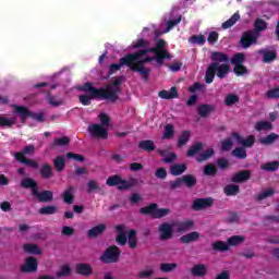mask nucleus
Listing matches in <instances>:
<instances>
[{"instance_id": "obj_1", "label": "nucleus", "mask_w": 279, "mask_h": 279, "mask_svg": "<svg viewBox=\"0 0 279 279\" xmlns=\"http://www.w3.org/2000/svg\"><path fill=\"white\" fill-rule=\"evenodd\" d=\"M131 56V71L133 73H140L142 80L147 82L151 74V69L146 68L145 64L149 62H157V64H165V60H171L173 56L167 50V41L165 39H157L155 47H148L137 50Z\"/></svg>"}, {"instance_id": "obj_12", "label": "nucleus", "mask_w": 279, "mask_h": 279, "mask_svg": "<svg viewBox=\"0 0 279 279\" xmlns=\"http://www.w3.org/2000/svg\"><path fill=\"white\" fill-rule=\"evenodd\" d=\"M33 197H36L41 204H48L49 202H53V192L49 190L39 192L37 189L34 190Z\"/></svg>"}, {"instance_id": "obj_27", "label": "nucleus", "mask_w": 279, "mask_h": 279, "mask_svg": "<svg viewBox=\"0 0 279 279\" xmlns=\"http://www.w3.org/2000/svg\"><path fill=\"white\" fill-rule=\"evenodd\" d=\"M216 73H217V63L209 64L205 73V82L207 84H213V82L215 81Z\"/></svg>"}, {"instance_id": "obj_16", "label": "nucleus", "mask_w": 279, "mask_h": 279, "mask_svg": "<svg viewBox=\"0 0 279 279\" xmlns=\"http://www.w3.org/2000/svg\"><path fill=\"white\" fill-rule=\"evenodd\" d=\"M252 178V172L250 170H241L233 174L231 178V182L235 184H243V182H247Z\"/></svg>"}, {"instance_id": "obj_49", "label": "nucleus", "mask_w": 279, "mask_h": 279, "mask_svg": "<svg viewBox=\"0 0 279 279\" xmlns=\"http://www.w3.org/2000/svg\"><path fill=\"white\" fill-rule=\"evenodd\" d=\"M244 62H245V54L243 52H238L233 54V57L231 58V64H233V66L243 64Z\"/></svg>"}, {"instance_id": "obj_9", "label": "nucleus", "mask_w": 279, "mask_h": 279, "mask_svg": "<svg viewBox=\"0 0 279 279\" xmlns=\"http://www.w3.org/2000/svg\"><path fill=\"white\" fill-rule=\"evenodd\" d=\"M20 271L22 274H36L38 271V259L36 257H28L25 264L21 266Z\"/></svg>"}, {"instance_id": "obj_4", "label": "nucleus", "mask_w": 279, "mask_h": 279, "mask_svg": "<svg viewBox=\"0 0 279 279\" xmlns=\"http://www.w3.org/2000/svg\"><path fill=\"white\" fill-rule=\"evenodd\" d=\"M119 258H121V248L117 245H111L105 250V252L100 255L101 263L105 265H110L112 263H119Z\"/></svg>"}, {"instance_id": "obj_35", "label": "nucleus", "mask_w": 279, "mask_h": 279, "mask_svg": "<svg viewBox=\"0 0 279 279\" xmlns=\"http://www.w3.org/2000/svg\"><path fill=\"white\" fill-rule=\"evenodd\" d=\"M156 208H158V204L153 203V204H149L145 207H142L140 209V213H141V215H150L154 219L155 216H156Z\"/></svg>"}, {"instance_id": "obj_19", "label": "nucleus", "mask_w": 279, "mask_h": 279, "mask_svg": "<svg viewBox=\"0 0 279 279\" xmlns=\"http://www.w3.org/2000/svg\"><path fill=\"white\" fill-rule=\"evenodd\" d=\"M191 274L194 276V278H204V276L208 274V267H206L204 264L194 265L191 268Z\"/></svg>"}, {"instance_id": "obj_45", "label": "nucleus", "mask_w": 279, "mask_h": 279, "mask_svg": "<svg viewBox=\"0 0 279 279\" xmlns=\"http://www.w3.org/2000/svg\"><path fill=\"white\" fill-rule=\"evenodd\" d=\"M217 167H215V165L213 163H207L203 169L204 175L209 178H215V175H217Z\"/></svg>"}, {"instance_id": "obj_24", "label": "nucleus", "mask_w": 279, "mask_h": 279, "mask_svg": "<svg viewBox=\"0 0 279 279\" xmlns=\"http://www.w3.org/2000/svg\"><path fill=\"white\" fill-rule=\"evenodd\" d=\"M75 192V187H73V185L68 186L64 192L62 193L61 197L64 202V204H73L75 196L73 195V193Z\"/></svg>"}, {"instance_id": "obj_64", "label": "nucleus", "mask_w": 279, "mask_h": 279, "mask_svg": "<svg viewBox=\"0 0 279 279\" xmlns=\"http://www.w3.org/2000/svg\"><path fill=\"white\" fill-rule=\"evenodd\" d=\"M254 143H256V136L253 134L248 135L246 138L242 142V147H254Z\"/></svg>"}, {"instance_id": "obj_50", "label": "nucleus", "mask_w": 279, "mask_h": 279, "mask_svg": "<svg viewBox=\"0 0 279 279\" xmlns=\"http://www.w3.org/2000/svg\"><path fill=\"white\" fill-rule=\"evenodd\" d=\"M232 156H234V158H239L240 160H245V158H247V150H245L243 147H236L232 150Z\"/></svg>"}, {"instance_id": "obj_6", "label": "nucleus", "mask_w": 279, "mask_h": 279, "mask_svg": "<svg viewBox=\"0 0 279 279\" xmlns=\"http://www.w3.org/2000/svg\"><path fill=\"white\" fill-rule=\"evenodd\" d=\"M257 40L258 33H255L254 31H246L240 38V45L243 47V49H248V47H252V45H256Z\"/></svg>"}, {"instance_id": "obj_5", "label": "nucleus", "mask_w": 279, "mask_h": 279, "mask_svg": "<svg viewBox=\"0 0 279 279\" xmlns=\"http://www.w3.org/2000/svg\"><path fill=\"white\" fill-rule=\"evenodd\" d=\"M122 66H128V69L132 71V56H130V53L121 57L119 63H112L109 65L108 77H110V75H114L117 71H121Z\"/></svg>"}, {"instance_id": "obj_55", "label": "nucleus", "mask_w": 279, "mask_h": 279, "mask_svg": "<svg viewBox=\"0 0 279 279\" xmlns=\"http://www.w3.org/2000/svg\"><path fill=\"white\" fill-rule=\"evenodd\" d=\"M240 98L236 94H229L225 98V106H234V104H239Z\"/></svg>"}, {"instance_id": "obj_54", "label": "nucleus", "mask_w": 279, "mask_h": 279, "mask_svg": "<svg viewBox=\"0 0 279 279\" xmlns=\"http://www.w3.org/2000/svg\"><path fill=\"white\" fill-rule=\"evenodd\" d=\"M278 167H279V162L278 161H271V162H266L264 165L260 166V169H263L264 171H278Z\"/></svg>"}, {"instance_id": "obj_52", "label": "nucleus", "mask_w": 279, "mask_h": 279, "mask_svg": "<svg viewBox=\"0 0 279 279\" xmlns=\"http://www.w3.org/2000/svg\"><path fill=\"white\" fill-rule=\"evenodd\" d=\"M160 269L165 274H169L171 271H175V269H178V265L175 263H162L160 264Z\"/></svg>"}, {"instance_id": "obj_46", "label": "nucleus", "mask_w": 279, "mask_h": 279, "mask_svg": "<svg viewBox=\"0 0 279 279\" xmlns=\"http://www.w3.org/2000/svg\"><path fill=\"white\" fill-rule=\"evenodd\" d=\"M255 33L265 32L267 29V22L265 20L257 17L254 23Z\"/></svg>"}, {"instance_id": "obj_29", "label": "nucleus", "mask_w": 279, "mask_h": 279, "mask_svg": "<svg viewBox=\"0 0 279 279\" xmlns=\"http://www.w3.org/2000/svg\"><path fill=\"white\" fill-rule=\"evenodd\" d=\"M40 177L44 180H51L53 178V168L49 163H45L39 169Z\"/></svg>"}, {"instance_id": "obj_62", "label": "nucleus", "mask_w": 279, "mask_h": 279, "mask_svg": "<svg viewBox=\"0 0 279 279\" xmlns=\"http://www.w3.org/2000/svg\"><path fill=\"white\" fill-rule=\"evenodd\" d=\"M265 97L266 99H279V87L268 89Z\"/></svg>"}, {"instance_id": "obj_28", "label": "nucleus", "mask_w": 279, "mask_h": 279, "mask_svg": "<svg viewBox=\"0 0 279 279\" xmlns=\"http://www.w3.org/2000/svg\"><path fill=\"white\" fill-rule=\"evenodd\" d=\"M198 240H199V232L197 231H192L180 238V242L183 244L195 243V241H198Z\"/></svg>"}, {"instance_id": "obj_15", "label": "nucleus", "mask_w": 279, "mask_h": 279, "mask_svg": "<svg viewBox=\"0 0 279 279\" xmlns=\"http://www.w3.org/2000/svg\"><path fill=\"white\" fill-rule=\"evenodd\" d=\"M75 269L78 276H84L85 278H90V276H93V266L88 263H78L76 264Z\"/></svg>"}, {"instance_id": "obj_43", "label": "nucleus", "mask_w": 279, "mask_h": 279, "mask_svg": "<svg viewBox=\"0 0 279 279\" xmlns=\"http://www.w3.org/2000/svg\"><path fill=\"white\" fill-rule=\"evenodd\" d=\"M213 64H219V62H228V54L223 52H213L211 53Z\"/></svg>"}, {"instance_id": "obj_14", "label": "nucleus", "mask_w": 279, "mask_h": 279, "mask_svg": "<svg viewBox=\"0 0 279 279\" xmlns=\"http://www.w3.org/2000/svg\"><path fill=\"white\" fill-rule=\"evenodd\" d=\"M174 228H177V232L179 234H184V232H189V230H193L195 222L193 220L186 221H173Z\"/></svg>"}, {"instance_id": "obj_37", "label": "nucleus", "mask_w": 279, "mask_h": 279, "mask_svg": "<svg viewBox=\"0 0 279 279\" xmlns=\"http://www.w3.org/2000/svg\"><path fill=\"white\" fill-rule=\"evenodd\" d=\"M214 252H229L230 245L225 241H216L211 244Z\"/></svg>"}, {"instance_id": "obj_33", "label": "nucleus", "mask_w": 279, "mask_h": 279, "mask_svg": "<svg viewBox=\"0 0 279 279\" xmlns=\"http://www.w3.org/2000/svg\"><path fill=\"white\" fill-rule=\"evenodd\" d=\"M256 132H269V130H274V124L269 121H258L255 124Z\"/></svg>"}, {"instance_id": "obj_47", "label": "nucleus", "mask_w": 279, "mask_h": 279, "mask_svg": "<svg viewBox=\"0 0 279 279\" xmlns=\"http://www.w3.org/2000/svg\"><path fill=\"white\" fill-rule=\"evenodd\" d=\"M149 47V43L143 38H138L136 41L132 43V49L136 51V49H147Z\"/></svg>"}, {"instance_id": "obj_36", "label": "nucleus", "mask_w": 279, "mask_h": 279, "mask_svg": "<svg viewBox=\"0 0 279 279\" xmlns=\"http://www.w3.org/2000/svg\"><path fill=\"white\" fill-rule=\"evenodd\" d=\"M279 135L276 133H270L265 137H260L258 140V143H260V145H274V143H276V141H278Z\"/></svg>"}, {"instance_id": "obj_13", "label": "nucleus", "mask_w": 279, "mask_h": 279, "mask_svg": "<svg viewBox=\"0 0 279 279\" xmlns=\"http://www.w3.org/2000/svg\"><path fill=\"white\" fill-rule=\"evenodd\" d=\"M14 113L20 117L22 123H26L27 119L32 117V111L25 106L13 105Z\"/></svg>"}, {"instance_id": "obj_20", "label": "nucleus", "mask_w": 279, "mask_h": 279, "mask_svg": "<svg viewBox=\"0 0 279 279\" xmlns=\"http://www.w3.org/2000/svg\"><path fill=\"white\" fill-rule=\"evenodd\" d=\"M259 56H263V62L269 64V62H274V60H278V52L276 50H259Z\"/></svg>"}, {"instance_id": "obj_39", "label": "nucleus", "mask_w": 279, "mask_h": 279, "mask_svg": "<svg viewBox=\"0 0 279 279\" xmlns=\"http://www.w3.org/2000/svg\"><path fill=\"white\" fill-rule=\"evenodd\" d=\"M54 169L59 173H62L64 171V168L66 167V160L62 156H57L53 161Z\"/></svg>"}, {"instance_id": "obj_11", "label": "nucleus", "mask_w": 279, "mask_h": 279, "mask_svg": "<svg viewBox=\"0 0 279 279\" xmlns=\"http://www.w3.org/2000/svg\"><path fill=\"white\" fill-rule=\"evenodd\" d=\"M81 90H83V93H87V95H92V97H100V99H105L104 87L97 88L93 86V83H85Z\"/></svg>"}, {"instance_id": "obj_22", "label": "nucleus", "mask_w": 279, "mask_h": 279, "mask_svg": "<svg viewBox=\"0 0 279 279\" xmlns=\"http://www.w3.org/2000/svg\"><path fill=\"white\" fill-rule=\"evenodd\" d=\"M186 163H173L170 166V175H173L174 178H178V175H182V173L186 172Z\"/></svg>"}, {"instance_id": "obj_25", "label": "nucleus", "mask_w": 279, "mask_h": 279, "mask_svg": "<svg viewBox=\"0 0 279 279\" xmlns=\"http://www.w3.org/2000/svg\"><path fill=\"white\" fill-rule=\"evenodd\" d=\"M138 149L151 154V151H156V144L151 140H144L138 143Z\"/></svg>"}, {"instance_id": "obj_30", "label": "nucleus", "mask_w": 279, "mask_h": 279, "mask_svg": "<svg viewBox=\"0 0 279 279\" xmlns=\"http://www.w3.org/2000/svg\"><path fill=\"white\" fill-rule=\"evenodd\" d=\"M223 193L227 195V197H232L241 193V187L238 184H228L225 186Z\"/></svg>"}, {"instance_id": "obj_42", "label": "nucleus", "mask_w": 279, "mask_h": 279, "mask_svg": "<svg viewBox=\"0 0 279 279\" xmlns=\"http://www.w3.org/2000/svg\"><path fill=\"white\" fill-rule=\"evenodd\" d=\"M243 241H245L243 235H232L227 240V245H229V247H236V245H241Z\"/></svg>"}, {"instance_id": "obj_41", "label": "nucleus", "mask_w": 279, "mask_h": 279, "mask_svg": "<svg viewBox=\"0 0 279 279\" xmlns=\"http://www.w3.org/2000/svg\"><path fill=\"white\" fill-rule=\"evenodd\" d=\"M203 148L204 144H202V142L193 144L186 151L187 158H193V156H195V154H198V151H202Z\"/></svg>"}, {"instance_id": "obj_18", "label": "nucleus", "mask_w": 279, "mask_h": 279, "mask_svg": "<svg viewBox=\"0 0 279 279\" xmlns=\"http://www.w3.org/2000/svg\"><path fill=\"white\" fill-rule=\"evenodd\" d=\"M158 97H160V99H178V97H180V94L178 93V87L173 86L170 88V90H160L158 93Z\"/></svg>"}, {"instance_id": "obj_40", "label": "nucleus", "mask_w": 279, "mask_h": 279, "mask_svg": "<svg viewBox=\"0 0 279 279\" xmlns=\"http://www.w3.org/2000/svg\"><path fill=\"white\" fill-rule=\"evenodd\" d=\"M213 156H215V149L208 148L207 150L201 153L196 157V161L197 162H205V160H210V158H213Z\"/></svg>"}, {"instance_id": "obj_31", "label": "nucleus", "mask_w": 279, "mask_h": 279, "mask_svg": "<svg viewBox=\"0 0 279 279\" xmlns=\"http://www.w3.org/2000/svg\"><path fill=\"white\" fill-rule=\"evenodd\" d=\"M23 250L24 252H26V254H35L37 256H40V254H43V250H40V246H38L37 244H24Z\"/></svg>"}, {"instance_id": "obj_61", "label": "nucleus", "mask_w": 279, "mask_h": 279, "mask_svg": "<svg viewBox=\"0 0 279 279\" xmlns=\"http://www.w3.org/2000/svg\"><path fill=\"white\" fill-rule=\"evenodd\" d=\"M274 193H276V191H274V189L269 187V189L265 190L264 192L259 193L256 197V201L263 202V199H267V197H271L274 195Z\"/></svg>"}, {"instance_id": "obj_53", "label": "nucleus", "mask_w": 279, "mask_h": 279, "mask_svg": "<svg viewBox=\"0 0 279 279\" xmlns=\"http://www.w3.org/2000/svg\"><path fill=\"white\" fill-rule=\"evenodd\" d=\"M233 73H235V75H238V77H241L243 75H247L250 73V71L247 70V66L240 64V65H234L233 66Z\"/></svg>"}, {"instance_id": "obj_48", "label": "nucleus", "mask_w": 279, "mask_h": 279, "mask_svg": "<svg viewBox=\"0 0 279 279\" xmlns=\"http://www.w3.org/2000/svg\"><path fill=\"white\" fill-rule=\"evenodd\" d=\"M93 99H101V97H93L90 94H83L78 97V101L82 106H90V101H93Z\"/></svg>"}, {"instance_id": "obj_60", "label": "nucleus", "mask_w": 279, "mask_h": 279, "mask_svg": "<svg viewBox=\"0 0 279 279\" xmlns=\"http://www.w3.org/2000/svg\"><path fill=\"white\" fill-rule=\"evenodd\" d=\"M58 213L57 206H44L39 208V215H56Z\"/></svg>"}, {"instance_id": "obj_56", "label": "nucleus", "mask_w": 279, "mask_h": 279, "mask_svg": "<svg viewBox=\"0 0 279 279\" xmlns=\"http://www.w3.org/2000/svg\"><path fill=\"white\" fill-rule=\"evenodd\" d=\"M16 124V118H11V119H8V118H4V117H1L0 116V126L1 128H12V125H15Z\"/></svg>"}, {"instance_id": "obj_17", "label": "nucleus", "mask_w": 279, "mask_h": 279, "mask_svg": "<svg viewBox=\"0 0 279 279\" xmlns=\"http://www.w3.org/2000/svg\"><path fill=\"white\" fill-rule=\"evenodd\" d=\"M215 110H217V107H215V105L202 104L197 107L196 112L204 119L208 117V114H211V112H215Z\"/></svg>"}, {"instance_id": "obj_34", "label": "nucleus", "mask_w": 279, "mask_h": 279, "mask_svg": "<svg viewBox=\"0 0 279 279\" xmlns=\"http://www.w3.org/2000/svg\"><path fill=\"white\" fill-rule=\"evenodd\" d=\"M240 20H241V14H239V12H235L229 20L222 23V29H230V27H233L234 25H236V22Z\"/></svg>"}, {"instance_id": "obj_8", "label": "nucleus", "mask_w": 279, "mask_h": 279, "mask_svg": "<svg viewBox=\"0 0 279 279\" xmlns=\"http://www.w3.org/2000/svg\"><path fill=\"white\" fill-rule=\"evenodd\" d=\"M173 222H163L159 226V239L160 241H169V239H173Z\"/></svg>"}, {"instance_id": "obj_38", "label": "nucleus", "mask_w": 279, "mask_h": 279, "mask_svg": "<svg viewBox=\"0 0 279 279\" xmlns=\"http://www.w3.org/2000/svg\"><path fill=\"white\" fill-rule=\"evenodd\" d=\"M181 182L185 184L187 189H193V186L197 184V178H195L193 174H185L181 178Z\"/></svg>"}, {"instance_id": "obj_51", "label": "nucleus", "mask_w": 279, "mask_h": 279, "mask_svg": "<svg viewBox=\"0 0 279 279\" xmlns=\"http://www.w3.org/2000/svg\"><path fill=\"white\" fill-rule=\"evenodd\" d=\"M71 143V140L66 136L60 137V138H54L52 143V148L53 147H66Z\"/></svg>"}, {"instance_id": "obj_59", "label": "nucleus", "mask_w": 279, "mask_h": 279, "mask_svg": "<svg viewBox=\"0 0 279 279\" xmlns=\"http://www.w3.org/2000/svg\"><path fill=\"white\" fill-rule=\"evenodd\" d=\"M171 209L169 208H158V205L155 209V218L154 219H162V217H167V215H170Z\"/></svg>"}, {"instance_id": "obj_3", "label": "nucleus", "mask_w": 279, "mask_h": 279, "mask_svg": "<svg viewBox=\"0 0 279 279\" xmlns=\"http://www.w3.org/2000/svg\"><path fill=\"white\" fill-rule=\"evenodd\" d=\"M121 84H123V76H118L113 82L108 84L104 88L105 99H109L111 104L119 101V95H121Z\"/></svg>"}, {"instance_id": "obj_44", "label": "nucleus", "mask_w": 279, "mask_h": 279, "mask_svg": "<svg viewBox=\"0 0 279 279\" xmlns=\"http://www.w3.org/2000/svg\"><path fill=\"white\" fill-rule=\"evenodd\" d=\"M191 141V131H183L178 140V147H184Z\"/></svg>"}, {"instance_id": "obj_21", "label": "nucleus", "mask_w": 279, "mask_h": 279, "mask_svg": "<svg viewBox=\"0 0 279 279\" xmlns=\"http://www.w3.org/2000/svg\"><path fill=\"white\" fill-rule=\"evenodd\" d=\"M15 160L20 162L21 165H26V167H31V169H38V162H36L34 159H27L23 158V154H14Z\"/></svg>"}, {"instance_id": "obj_58", "label": "nucleus", "mask_w": 279, "mask_h": 279, "mask_svg": "<svg viewBox=\"0 0 279 279\" xmlns=\"http://www.w3.org/2000/svg\"><path fill=\"white\" fill-rule=\"evenodd\" d=\"M69 276H71V266H69V264H65L57 272V278H66Z\"/></svg>"}, {"instance_id": "obj_32", "label": "nucleus", "mask_w": 279, "mask_h": 279, "mask_svg": "<svg viewBox=\"0 0 279 279\" xmlns=\"http://www.w3.org/2000/svg\"><path fill=\"white\" fill-rule=\"evenodd\" d=\"M228 73H230V65L228 63H222L221 65L217 63V69H216L217 77H219L220 80H223V77H226Z\"/></svg>"}, {"instance_id": "obj_10", "label": "nucleus", "mask_w": 279, "mask_h": 279, "mask_svg": "<svg viewBox=\"0 0 279 279\" xmlns=\"http://www.w3.org/2000/svg\"><path fill=\"white\" fill-rule=\"evenodd\" d=\"M213 204H215V199H213V197L196 198L193 202L192 208L196 211L206 210V208H210Z\"/></svg>"}, {"instance_id": "obj_2", "label": "nucleus", "mask_w": 279, "mask_h": 279, "mask_svg": "<svg viewBox=\"0 0 279 279\" xmlns=\"http://www.w3.org/2000/svg\"><path fill=\"white\" fill-rule=\"evenodd\" d=\"M106 184L107 186H117L119 191H130V189L138 185V179L131 178L130 180H125L121 175L114 174L108 177Z\"/></svg>"}, {"instance_id": "obj_57", "label": "nucleus", "mask_w": 279, "mask_h": 279, "mask_svg": "<svg viewBox=\"0 0 279 279\" xmlns=\"http://www.w3.org/2000/svg\"><path fill=\"white\" fill-rule=\"evenodd\" d=\"M175 134V130L173 129V126L171 124H167L165 128H163V136L162 138H166V140H171L173 138V135Z\"/></svg>"}, {"instance_id": "obj_26", "label": "nucleus", "mask_w": 279, "mask_h": 279, "mask_svg": "<svg viewBox=\"0 0 279 279\" xmlns=\"http://www.w3.org/2000/svg\"><path fill=\"white\" fill-rule=\"evenodd\" d=\"M102 232H106V225L100 223L87 231L88 239H97V236L101 235Z\"/></svg>"}, {"instance_id": "obj_7", "label": "nucleus", "mask_w": 279, "mask_h": 279, "mask_svg": "<svg viewBox=\"0 0 279 279\" xmlns=\"http://www.w3.org/2000/svg\"><path fill=\"white\" fill-rule=\"evenodd\" d=\"M87 132L93 138H101L102 141L108 138V129L104 128L101 124H90L87 128Z\"/></svg>"}, {"instance_id": "obj_63", "label": "nucleus", "mask_w": 279, "mask_h": 279, "mask_svg": "<svg viewBox=\"0 0 279 279\" xmlns=\"http://www.w3.org/2000/svg\"><path fill=\"white\" fill-rule=\"evenodd\" d=\"M93 191H101V187L99 186V183L95 180H89L87 182V193L90 194Z\"/></svg>"}, {"instance_id": "obj_23", "label": "nucleus", "mask_w": 279, "mask_h": 279, "mask_svg": "<svg viewBox=\"0 0 279 279\" xmlns=\"http://www.w3.org/2000/svg\"><path fill=\"white\" fill-rule=\"evenodd\" d=\"M20 186L22 189H31L32 195H34V191H38V182L34 180L33 178H25L21 181Z\"/></svg>"}]
</instances>
